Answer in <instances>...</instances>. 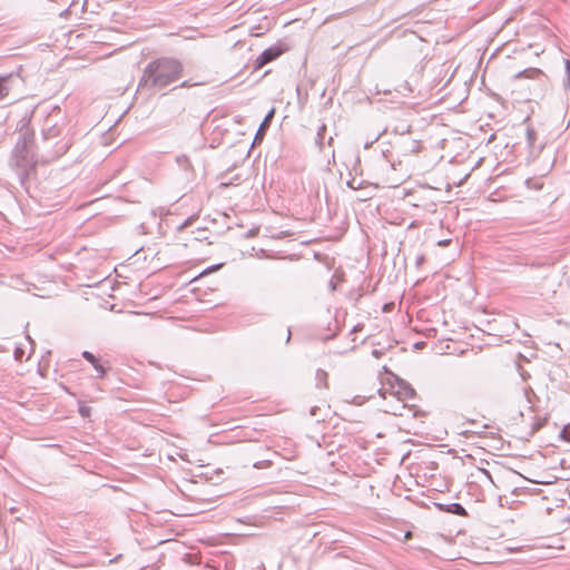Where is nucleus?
<instances>
[{
  "label": "nucleus",
  "mask_w": 570,
  "mask_h": 570,
  "mask_svg": "<svg viewBox=\"0 0 570 570\" xmlns=\"http://www.w3.org/2000/svg\"><path fill=\"white\" fill-rule=\"evenodd\" d=\"M183 75V65L173 58H160L149 62L138 83L139 92L153 94L177 81Z\"/></svg>",
  "instance_id": "f257e3e1"
},
{
  "label": "nucleus",
  "mask_w": 570,
  "mask_h": 570,
  "mask_svg": "<svg viewBox=\"0 0 570 570\" xmlns=\"http://www.w3.org/2000/svg\"><path fill=\"white\" fill-rule=\"evenodd\" d=\"M92 366L98 372L99 376H102L105 374V368L101 364H99L98 361Z\"/></svg>",
  "instance_id": "4468645a"
},
{
  "label": "nucleus",
  "mask_w": 570,
  "mask_h": 570,
  "mask_svg": "<svg viewBox=\"0 0 570 570\" xmlns=\"http://www.w3.org/2000/svg\"><path fill=\"white\" fill-rule=\"evenodd\" d=\"M541 75V71L539 69H527V70H523L521 72H519L515 77L517 78H520V77H528V78H534L535 76H539Z\"/></svg>",
  "instance_id": "1a4fd4ad"
},
{
  "label": "nucleus",
  "mask_w": 570,
  "mask_h": 570,
  "mask_svg": "<svg viewBox=\"0 0 570 570\" xmlns=\"http://www.w3.org/2000/svg\"><path fill=\"white\" fill-rule=\"evenodd\" d=\"M347 185H348V187H350V188H352V189H357V188H360V185H357V186H356V183H355V180H354V179H353V180H351V181H348V183H347Z\"/></svg>",
  "instance_id": "f3484780"
},
{
  "label": "nucleus",
  "mask_w": 570,
  "mask_h": 570,
  "mask_svg": "<svg viewBox=\"0 0 570 570\" xmlns=\"http://www.w3.org/2000/svg\"><path fill=\"white\" fill-rule=\"evenodd\" d=\"M566 73H567L566 88L570 90V60H566Z\"/></svg>",
  "instance_id": "9b49d317"
},
{
  "label": "nucleus",
  "mask_w": 570,
  "mask_h": 570,
  "mask_svg": "<svg viewBox=\"0 0 570 570\" xmlns=\"http://www.w3.org/2000/svg\"><path fill=\"white\" fill-rule=\"evenodd\" d=\"M540 426H541V423L537 424V425L534 426L533 431H535V430L540 429Z\"/></svg>",
  "instance_id": "a878e982"
},
{
  "label": "nucleus",
  "mask_w": 570,
  "mask_h": 570,
  "mask_svg": "<svg viewBox=\"0 0 570 570\" xmlns=\"http://www.w3.org/2000/svg\"><path fill=\"white\" fill-rule=\"evenodd\" d=\"M448 244H449V240H440V242H439V245H441V246H445V245H448Z\"/></svg>",
  "instance_id": "412c9836"
},
{
  "label": "nucleus",
  "mask_w": 570,
  "mask_h": 570,
  "mask_svg": "<svg viewBox=\"0 0 570 570\" xmlns=\"http://www.w3.org/2000/svg\"><path fill=\"white\" fill-rule=\"evenodd\" d=\"M11 165L17 168L18 175L20 177L27 176L29 170L32 168V160L29 158L28 151L26 149V140L16 145L11 158Z\"/></svg>",
  "instance_id": "7ed1b4c3"
},
{
  "label": "nucleus",
  "mask_w": 570,
  "mask_h": 570,
  "mask_svg": "<svg viewBox=\"0 0 570 570\" xmlns=\"http://www.w3.org/2000/svg\"><path fill=\"white\" fill-rule=\"evenodd\" d=\"M436 507L439 508V510L448 513L456 514L460 517L466 515V510L464 509V507L456 502L450 504L436 503Z\"/></svg>",
  "instance_id": "39448f33"
},
{
  "label": "nucleus",
  "mask_w": 570,
  "mask_h": 570,
  "mask_svg": "<svg viewBox=\"0 0 570 570\" xmlns=\"http://www.w3.org/2000/svg\"><path fill=\"white\" fill-rule=\"evenodd\" d=\"M19 355H21V352H19V350L16 351V357L18 358Z\"/></svg>",
  "instance_id": "b1692460"
},
{
  "label": "nucleus",
  "mask_w": 570,
  "mask_h": 570,
  "mask_svg": "<svg viewBox=\"0 0 570 570\" xmlns=\"http://www.w3.org/2000/svg\"><path fill=\"white\" fill-rule=\"evenodd\" d=\"M380 138V135H377L372 141L365 144V148H368L374 141H376Z\"/></svg>",
  "instance_id": "6ab92c4d"
},
{
  "label": "nucleus",
  "mask_w": 570,
  "mask_h": 570,
  "mask_svg": "<svg viewBox=\"0 0 570 570\" xmlns=\"http://www.w3.org/2000/svg\"><path fill=\"white\" fill-rule=\"evenodd\" d=\"M325 131H326V126L322 125L316 135V144L318 145V147L321 149L323 147V139H324Z\"/></svg>",
  "instance_id": "9d476101"
},
{
  "label": "nucleus",
  "mask_w": 570,
  "mask_h": 570,
  "mask_svg": "<svg viewBox=\"0 0 570 570\" xmlns=\"http://www.w3.org/2000/svg\"><path fill=\"white\" fill-rule=\"evenodd\" d=\"M561 438L569 441L570 442V435L567 431V428H564L562 431H561Z\"/></svg>",
  "instance_id": "2eb2a0df"
},
{
  "label": "nucleus",
  "mask_w": 570,
  "mask_h": 570,
  "mask_svg": "<svg viewBox=\"0 0 570 570\" xmlns=\"http://www.w3.org/2000/svg\"><path fill=\"white\" fill-rule=\"evenodd\" d=\"M479 472H480L481 474H483V475H484V476H485V478H487V479H488V480H489L493 485H495V483H494V481H493V479H492V475H491V473H490L488 470H485V469H479Z\"/></svg>",
  "instance_id": "ddd939ff"
},
{
  "label": "nucleus",
  "mask_w": 570,
  "mask_h": 570,
  "mask_svg": "<svg viewBox=\"0 0 570 570\" xmlns=\"http://www.w3.org/2000/svg\"><path fill=\"white\" fill-rule=\"evenodd\" d=\"M10 76L0 77V100L9 95L10 88L8 87Z\"/></svg>",
  "instance_id": "6e6552de"
},
{
  "label": "nucleus",
  "mask_w": 570,
  "mask_h": 570,
  "mask_svg": "<svg viewBox=\"0 0 570 570\" xmlns=\"http://www.w3.org/2000/svg\"><path fill=\"white\" fill-rule=\"evenodd\" d=\"M423 262H424V256L423 255H419L416 257V259H415V264H416L417 267L421 266L423 264Z\"/></svg>",
  "instance_id": "dca6fc26"
},
{
  "label": "nucleus",
  "mask_w": 570,
  "mask_h": 570,
  "mask_svg": "<svg viewBox=\"0 0 570 570\" xmlns=\"http://www.w3.org/2000/svg\"><path fill=\"white\" fill-rule=\"evenodd\" d=\"M289 340H291V332H288L286 341L288 342Z\"/></svg>",
  "instance_id": "bb28decb"
},
{
  "label": "nucleus",
  "mask_w": 570,
  "mask_h": 570,
  "mask_svg": "<svg viewBox=\"0 0 570 570\" xmlns=\"http://www.w3.org/2000/svg\"><path fill=\"white\" fill-rule=\"evenodd\" d=\"M274 116V109H272L267 115L266 117L264 118L263 122L261 124L257 132H256V136H255V139H254V142L256 141H259L263 139L264 135H265V131L266 129L268 128L269 126V122L272 120Z\"/></svg>",
  "instance_id": "423d86ee"
},
{
  "label": "nucleus",
  "mask_w": 570,
  "mask_h": 570,
  "mask_svg": "<svg viewBox=\"0 0 570 570\" xmlns=\"http://www.w3.org/2000/svg\"><path fill=\"white\" fill-rule=\"evenodd\" d=\"M373 355H374L375 357H380L381 352H380V351H377V350H374V351H373Z\"/></svg>",
  "instance_id": "aec40b11"
},
{
  "label": "nucleus",
  "mask_w": 570,
  "mask_h": 570,
  "mask_svg": "<svg viewBox=\"0 0 570 570\" xmlns=\"http://www.w3.org/2000/svg\"><path fill=\"white\" fill-rule=\"evenodd\" d=\"M282 52V49L278 47H269L265 49L255 60V68H263L266 63L277 59Z\"/></svg>",
  "instance_id": "20e7f679"
},
{
  "label": "nucleus",
  "mask_w": 570,
  "mask_h": 570,
  "mask_svg": "<svg viewBox=\"0 0 570 570\" xmlns=\"http://www.w3.org/2000/svg\"><path fill=\"white\" fill-rule=\"evenodd\" d=\"M19 355H21V352H19V350L16 351V357L18 358Z\"/></svg>",
  "instance_id": "393cba45"
},
{
  "label": "nucleus",
  "mask_w": 570,
  "mask_h": 570,
  "mask_svg": "<svg viewBox=\"0 0 570 570\" xmlns=\"http://www.w3.org/2000/svg\"><path fill=\"white\" fill-rule=\"evenodd\" d=\"M179 87L180 88H189V87H191V83L186 80V81H183Z\"/></svg>",
  "instance_id": "a211bd4d"
},
{
  "label": "nucleus",
  "mask_w": 570,
  "mask_h": 570,
  "mask_svg": "<svg viewBox=\"0 0 570 570\" xmlns=\"http://www.w3.org/2000/svg\"><path fill=\"white\" fill-rule=\"evenodd\" d=\"M396 386H392L390 395L396 399V403L390 405L384 411L394 415H402V410L405 407L404 401L413 400L415 397V390L404 380L397 379Z\"/></svg>",
  "instance_id": "f03ea898"
},
{
  "label": "nucleus",
  "mask_w": 570,
  "mask_h": 570,
  "mask_svg": "<svg viewBox=\"0 0 570 570\" xmlns=\"http://www.w3.org/2000/svg\"><path fill=\"white\" fill-rule=\"evenodd\" d=\"M82 356H83V357H85L89 363H91L92 365L97 362L96 356H95L92 353L88 352V351H85V352L82 353Z\"/></svg>",
  "instance_id": "f8f14e48"
},
{
  "label": "nucleus",
  "mask_w": 570,
  "mask_h": 570,
  "mask_svg": "<svg viewBox=\"0 0 570 570\" xmlns=\"http://www.w3.org/2000/svg\"><path fill=\"white\" fill-rule=\"evenodd\" d=\"M326 375H327V374H326V372H323V371H321V372H318V373H317V376L326 377Z\"/></svg>",
  "instance_id": "4be33fe9"
},
{
  "label": "nucleus",
  "mask_w": 570,
  "mask_h": 570,
  "mask_svg": "<svg viewBox=\"0 0 570 570\" xmlns=\"http://www.w3.org/2000/svg\"><path fill=\"white\" fill-rule=\"evenodd\" d=\"M380 393H381V395L383 396V399H386V393H387L386 391H384V392H380Z\"/></svg>",
  "instance_id": "5701e85b"
},
{
  "label": "nucleus",
  "mask_w": 570,
  "mask_h": 570,
  "mask_svg": "<svg viewBox=\"0 0 570 570\" xmlns=\"http://www.w3.org/2000/svg\"><path fill=\"white\" fill-rule=\"evenodd\" d=\"M42 134L45 139H51L59 134V130L56 129V126L52 124V118L49 117L45 121V126L42 128Z\"/></svg>",
  "instance_id": "0eeeda50"
}]
</instances>
